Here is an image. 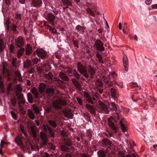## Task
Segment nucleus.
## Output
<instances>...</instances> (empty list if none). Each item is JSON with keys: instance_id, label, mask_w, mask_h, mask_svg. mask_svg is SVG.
Instances as JSON below:
<instances>
[{"instance_id": "obj_20", "label": "nucleus", "mask_w": 157, "mask_h": 157, "mask_svg": "<svg viewBox=\"0 0 157 157\" xmlns=\"http://www.w3.org/2000/svg\"><path fill=\"white\" fill-rule=\"evenodd\" d=\"M62 112L65 117L71 119L73 118V114L71 113L69 111H68L66 109H63V110Z\"/></svg>"}, {"instance_id": "obj_17", "label": "nucleus", "mask_w": 157, "mask_h": 157, "mask_svg": "<svg viewBox=\"0 0 157 157\" xmlns=\"http://www.w3.org/2000/svg\"><path fill=\"white\" fill-rule=\"evenodd\" d=\"M46 85L44 83H40L39 86L38 90L40 94H42L45 91Z\"/></svg>"}, {"instance_id": "obj_55", "label": "nucleus", "mask_w": 157, "mask_h": 157, "mask_svg": "<svg viewBox=\"0 0 157 157\" xmlns=\"http://www.w3.org/2000/svg\"><path fill=\"white\" fill-rule=\"evenodd\" d=\"M34 68H32L31 69L29 70L28 71V73L29 74H32L31 76L32 77H33L34 76V75L33 74L34 73Z\"/></svg>"}, {"instance_id": "obj_59", "label": "nucleus", "mask_w": 157, "mask_h": 157, "mask_svg": "<svg viewBox=\"0 0 157 157\" xmlns=\"http://www.w3.org/2000/svg\"><path fill=\"white\" fill-rule=\"evenodd\" d=\"M14 45L12 44L10 45V52H13L14 51Z\"/></svg>"}, {"instance_id": "obj_37", "label": "nucleus", "mask_w": 157, "mask_h": 157, "mask_svg": "<svg viewBox=\"0 0 157 157\" xmlns=\"http://www.w3.org/2000/svg\"><path fill=\"white\" fill-rule=\"evenodd\" d=\"M104 81L105 83L106 84H109V86L111 87L112 86L113 84V82H110V79L108 78H105L104 79Z\"/></svg>"}, {"instance_id": "obj_10", "label": "nucleus", "mask_w": 157, "mask_h": 157, "mask_svg": "<svg viewBox=\"0 0 157 157\" xmlns=\"http://www.w3.org/2000/svg\"><path fill=\"white\" fill-rule=\"evenodd\" d=\"M16 45L18 47L21 48L24 45L23 39L21 36H19L16 40Z\"/></svg>"}, {"instance_id": "obj_28", "label": "nucleus", "mask_w": 157, "mask_h": 157, "mask_svg": "<svg viewBox=\"0 0 157 157\" xmlns=\"http://www.w3.org/2000/svg\"><path fill=\"white\" fill-rule=\"evenodd\" d=\"M120 155V157H125L124 154L122 153L121 152L119 151V152ZM126 157H139L136 156L134 154L132 153L131 155H127Z\"/></svg>"}, {"instance_id": "obj_25", "label": "nucleus", "mask_w": 157, "mask_h": 157, "mask_svg": "<svg viewBox=\"0 0 157 157\" xmlns=\"http://www.w3.org/2000/svg\"><path fill=\"white\" fill-rule=\"evenodd\" d=\"M44 77L45 78L48 80L52 81L53 79V75L51 72H49L47 74H45Z\"/></svg>"}, {"instance_id": "obj_43", "label": "nucleus", "mask_w": 157, "mask_h": 157, "mask_svg": "<svg viewBox=\"0 0 157 157\" xmlns=\"http://www.w3.org/2000/svg\"><path fill=\"white\" fill-rule=\"evenodd\" d=\"M33 107L34 112L37 114H39V109L36 105L34 104H33Z\"/></svg>"}, {"instance_id": "obj_39", "label": "nucleus", "mask_w": 157, "mask_h": 157, "mask_svg": "<svg viewBox=\"0 0 157 157\" xmlns=\"http://www.w3.org/2000/svg\"><path fill=\"white\" fill-rule=\"evenodd\" d=\"M27 97L29 102L32 103L33 101V98L32 94L30 93H29L27 94Z\"/></svg>"}, {"instance_id": "obj_4", "label": "nucleus", "mask_w": 157, "mask_h": 157, "mask_svg": "<svg viewBox=\"0 0 157 157\" xmlns=\"http://www.w3.org/2000/svg\"><path fill=\"white\" fill-rule=\"evenodd\" d=\"M36 53L38 56L40 57L41 59H43L45 58L47 54V52L44 50L42 49H37L36 52H34V54Z\"/></svg>"}, {"instance_id": "obj_6", "label": "nucleus", "mask_w": 157, "mask_h": 157, "mask_svg": "<svg viewBox=\"0 0 157 157\" xmlns=\"http://www.w3.org/2000/svg\"><path fill=\"white\" fill-rule=\"evenodd\" d=\"M86 66L87 67V71L90 75V76H89V77L90 78H92L95 75V71L94 67L92 66L90 63L86 64Z\"/></svg>"}, {"instance_id": "obj_47", "label": "nucleus", "mask_w": 157, "mask_h": 157, "mask_svg": "<svg viewBox=\"0 0 157 157\" xmlns=\"http://www.w3.org/2000/svg\"><path fill=\"white\" fill-rule=\"evenodd\" d=\"M66 69H67L66 72L68 74V75L69 76H72L71 75L73 73L72 71L70 68L69 67H67L65 68Z\"/></svg>"}, {"instance_id": "obj_26", "label": "nucleus", "mask_w": 157, "mask_h": 157, "mask_svg": "<svg viewBox=\"0 0 157 157\" xmlns=\"http://www.w3.org/2000/svg\"><path fill=\"white\" fill-rule=\"evenodd\" d=\"M20 48L18 50L17 54V57L20 59L22 55L23 52H24L25 49L23 48Z\"/></svg>"}, {"instance_id": "obj_48", "label": "nucleus", "mask_w": 157, "mask_h": 157, "mask_svg": "<svg viewBox=\"0 0 157 157\" xmlns=\"http://www.w3.org/2000/svg\"><path fill=\"white\" fill-rule=\"evenodd\" d=\"M12 63L14 67H16L17 59L16 58H13L12 61Z\"/></svg>"}, {"instance_id": "obj_45", "label": "nucleus", "mask_w": 157, "mask_h": 157, "mask_svg": "<svg viewBox=\"0 0 157 157\" xmlns=\"http://www.w3.org/2000/svg\"><path fill=\"white\" fill-rule=\"evenodd\" d=\"M15 75L17 76L19 81L21 80L22 78L21 76V74L19 72L17 71H15Z\"/></svg>"}, {"instance_id": "obj_31", "label": "nucleus", "mask_w": 157, "mask_h": 157, "mask_svg": "<svg viewBox=\"0 0 157 157\" xmlns=\"http://www.w3.org/2000/svg\"><path fill=\"white\" fill-rule=\"evenodd\" d=\"M124 120L122 119L120 122V126H121V129L124 132H125L126 131V127L124 124L123 123V122Z\"/></svg>"}, {"instance_id": "obj_21", "label": "nucleus", "mask_w": 157, "mask_h": 157, "mask_svg": "<svg viewBox=\"0 0 157 157\" xmlns=\"http://www.w3.org/2000/svg\"><path fill=\"white\" fill-rule=\"evenodd\" d=\"M32 64L31 61L29 59H27L23 63V67L25 68H28Z\"/></svg>"}, {"instance_id": "obj_41", "label": "nucleus", "mask_w": 157, "mask_h": 157, "mask_svg": "<svg viewBox=\"0 0 157 157\" xmlns=\"http://www.w3.org/2000/svg\"><path fill=\"white\" fill-rule=\"evenodd\" d=\"M150 99L149 100V104L151 105V106H153L155 104V100L154 98H152L150 97Z\"/></svg>"}, {"instance_id": "obj_52", "label": "nucleus", "mask_w": 157, "mask_h": 157, "mask_svg": "<svg viewBox=\"0 0 157 157\" xmlns=\"http://www.w3.org/2000/svg\"><path fill=\"white\" fill-rule=\"evenodd\" d=\"M98 155L100 157H105V152L102 151H99Z\"/></svg>"}, {"instance_id": "obj_5", "label": "nucleus", "mask_w": 157, "mask_h": 157, "mask_svg": "<svg viewBox=\"0 0 157 157\" xmlns=\"http://www.w3.org/2000/svg\"><path fill=\"white\" fill-rule=\"evenodd\" d=\"M99 107L101 109L99 110L100 113H104L108 114L109 112L108 108L104 103L101 102L99 103Z\"/></svg>"}, {"instance_id": "obj_16", "label": "nucleus", "mask_w": 157, "mask_h": 157, "mask_svg": "<svg viewBox=\"0 0 157 157\" xmlns=\"http://www.w3.org/2000/svg\"><path fill=\"white\" fill-rule=\"evenodd\" d=\"M123 62L125 70L126 71H128V59L126 56H124L123 58Z\"/></svg>"}, {"instance_id": "obj_54", "label": "nucleus", "mask_w": 157, "mask_h": 157, "mask_svg": "<svg viewBox=\"0 0 157 157\" xmlns=\"http://www.w3.org/2000/svg\"><path fill=\"white\" fill-rule=\"evenodd\" d=\"M10 113L13 118L14 119L16 120L17 119V116L16 114L13 111H11Z\"/></svg>"}, {"instance_id": "obj_40", "label": "nucleus", "mask_w": 157, "mask_h": 157, "mask_svg": "<svg viewBox=\"0 0 157 157\" xmlns=\"http://www.w3.org/2000/svg\"><path fill=\"white\" fill-rule=\"evenodd\" d=\"M110 92L112 94V96L114 98L117 97L116 90L113 88H111L110 89Z\"/></svg>"}, {"instance_id": "obj_29", "label": "nucleus", "mask_w": 157, "mask_h": 157, "mask_svg": "<svg viewBox=\"0 0 157 157\" xmlns=\"http://www.w3.org/2000/svg\"><path fill=\"white\" fill-rule=\"evenodd\" d=\"M30 129L32 132V133L33 135L34 138H36V133L35 131L36 127L34 126H32L30 127Z\"/></svg>"}, {"instance_id": "obj_51", "label": "nucleus", "mask_w": 157, "mask_h": 157, "mask_svg": "<svg viewBox=\"0 0 157 157\" xmlns=\"http://www.w3.org/2000/svg\"><path fill=\"white\" fill-rule=\"evenodd\" d=\"M111 105L112 106V109L116 112V111L117 110V108L115 104L113 102H111Z\"/></svg>"}, {"instance_id": "obj_36", "label": "nucleus", "mask_w": 157, "mask_h": 157, "mask_svg": "<svg viewBox=\"0 0 157 157\" xmlns=\"http://www.w3.org/2000/svg\"><path fill=\"white\" fill-rule=\"evenodd\" d=\"M5 45L2 39L0 38V52H1L3 51L5 47Z\"/></svg>"}, {"instance_id": "obj_34", "label": "nucleus", "mask_w": 157, "mask_h": 157, "mask_svg": "<svg viewBox=\"0 0 157 157\" xmlns=\"http://www.w3.org/2000/svg\"><path fill=\"white\" fill-rule=\"evenodd\" d=\"M60 147L62 151L68 152L70 150V148L69 147H66L63 145H61Z\"/></svg>"}, {"instance_id": "obj_1", "label": "nucleus", "mask_w": 157, "mask_h": 157, "mask_svg": "<svg viewBox=\"0 0 157 157\" xmlns=\"http://www.w3.org/2000/svg\"><path fill=\"white\" fill-rule=\"evenodd\" d=\"M86 65V64L85 66H83L79 62L77 63V67L79 72L85 78H88L89 77V75L87 71V67Z\"/></svg>"}, {"instance_id": "obj_3", "label": "nucleus", "mask_w": 157, "mask_h": 157, "mask_svg": "<svg viewBox=\"0 0 157 157\" xmlns=\"http://www.w3.org/2000/svg\"><path fill=\"white\" fill-rule=\"evenodd\" d=\"M104 44L100 40L97 39L95 40L94 45V47L97 50L100 51H103L105 50V48L103 46Z\"/></svg>"}, {"instance_id": "obj_58", "label": "nucleus", "mask_w": 157, "mask_h": 157, "mask_svg": "<svg viewBox=\"0 0 157 157\" xmlns=\"http://www.w3.org/2000/svg\"><path fill=\"white\" fill-rule=\"evenodd\" d=\"M11 102L14 106H15L16 103V98H13L11 99Z\"/></svg>"}, {"instance_id": "obj_64", "label": "nucleus", "mask_w": 157, "mask_h": 157, "mask_svg": "<svg viewBox=\"0 0 157 157\" xmlns=\"http://www.w3.org/2000/svg\"><path fill=\"white\" fill-rule=\"evenodd\" d=\"M17 98L19 100H23V94L21 93L17 97Z\"/></svg>"}, {"instance_id": "obj_13", "label": "nucleus", "mask_w": 157, "mask_h": 157, "mask_svg": "<svg viewBox=\"0 0 157 157\" xmlns=\"http://www.w3.org/2000/svg\"><path fill=\"white\" fill-rule=\"evenodd\" d=\"M62 5L65 7L63 9H65L69 8L70 6H72V2L69 0H61Z\"/></svg>"}, {"instance_id": "obj_42", "label": "nucleus", "mask_w": 157, "mask_h": 157, "mask_svg": "<svg viewBox=\"0 0 157 157\" xmlns=\"http://www.w3.org/2000/svg\"><path fill=\"white\" fill-rule=\"evenodd\" d=\"M48 129L49 132V134L51 136L52 138H54L55 137V134L54 132L53 131L51 128L49 127L48 126Z\"/></svg>"}, {"instance_id": "obj_2", "label": "nucleus", "mask_w": 157, "mask_h": 157, "mask_svg": "<svg viewBox=\"0 0 157 157\" xmlns=\"http://www.w3.org/2000/svg\"><path fill=\"white\" fill-rule=\"evenodd\" d=\"M67 104V103L64 100L61 99L56 100L53 102V106L57 109H61L62 107L61 105H66Z\"/></svg>"}, {"instance_id": "obj_9", "label": "nucleus", "mask_w": 157, "mask_h": 157, "mask_svg": "<svg viewBox=\"0 0 157 157\" xmlns=\"http://www.w3.org/2000/svg\"><path fill=\"white\" fill-rule=\"evenodd\" d=\"M40 137L43 141V144L44 146H46L48 141L47 136L46 134L42 131L40 132Z\"/></svg>"}, {"instance_id": "obj_49", "label": "nucleus", "mask_w": 157, "mask_h": 157, "mask_svg": "<svg viewBox=\"0 0 157 157\" xmlns=\"http://www.w3.org/2000/svg\"><path fill=\"white\" fill-rule=\"evenodd\" d=\"M48 146L50 149L54 150L56 148V147L54 146L52 143L49 142L48 143Z\"/></svg>"}, {"instance_id": "obj_22", "label": "nucleus", "mask_w": 157, "mask_h": 157, "mask_svg": "<svg viewBox=\"0 0 157 157\" xmlns=\"http://www.w3.org/2000/svg\"><path fill=\"white\" fill-rule=\"evenodd\" d=\"M32 48L30 44H27L25 49L26 55H30L32 53Z\"/></svg>"}, {"instance_id": "obj_27", "label": "nucleus", "mask_w": 157, "mask_h": 157, "mask_svg": "<svg viewBox=\"0 0 157 157\" xmlns=\"http://www.w3.org/2000/svg\"><path fill=\"white\" fill-rule=\"evenodd\" d=\"M28 115L29 117L32 120H34L35 117L33 112L30 109H28Z\"/></svg>"}, {"instance_id": "obj_11", "label": "nucleus", "mask_w": 157, "mask_h": 157, "mask_svg": "<svg viewBox=\"0 0 157 157\" xmlns=\"http://www.w3.org/2000/svg\"><path fill=\"white\" fill-rule=\"evenodd\" d=\"M23 138L21 136H17L15 139V141L16 143H17L22 148H24V146L22 141Z\"/></svg>"}, {"instance_id": "obj_62", "label": "nucleus", "mask_w": 157, "mask_h": 157, "mask_svg": "<svg viewBox=\"0 0 157 157\" xmlns=\"http://www.w3.org/2000/svg\"><path fill=\"white\" fill-rule=\"evenodd\" d=\"M17 91L20 92L22 91V89L20 84H18L17 86Z\"/></svg>"}, {"instance_id": "obj_57", "label": "nucleus", "mask_w": 157, "mask_h": 157, "mask_svg": "<svg viewBox=\"0 0 157 157\" xmlns=\"http://www.w3.org/2000/svg\"><path fill=\"white\" fill-rule=\"evenodd\" d=\"M83 95L84 97L86 98V99H87L88 98H89V97H90V95L87 93V92L86 91H84L83 92Z\"/></svg>"}, {"instance_id": "obj_18", "label": "nucleus", "mask_w": 157, "mask_h": 157, "mask_svg": "<svg viewBox=\"0 0 157 157\" xmlns=\"http://www.w3.org/2000/svg\"><path fill=\"white\" fill-rule=\"evenodd\" d=\"M86 108L89 110V112L92 114L95 115L96 111L94 106L93 105H91L88 104L86 105Z\"/></svg>"}, {"instance_id": "obj_53", "label": "nucleus", "mask_w": 157, "mask_h": 157, "mask_svg": "<svg viewBox=\"0 0 157 157\" xmlns=\"http://www.w3.org/2000/svg\"><path fill=\"white\" fill-rule=\"evenodd\" d=\"M21 13H17L15 15L16 19L18 20H21Z\"/></svg>"}, {"instance_id": "obj_12", "label": "nucleus", "mask_w": 157, "mask_h": 157, "mask_svg": "<svg viewBox=\"0 0 157 157\" xmlns=\"http://www.w3.org/2000/svg\"><path fill=\"white\" fill-rule=\"evenodd\" d=\"M113 120H111V118H109L108 119V121L109 126L114 131V133H117V127H116L114 124L113 122Z\"/></svg>"}, {"instance_id": "obj_24", "label": "nucleus", "mask_w": 157, "mask_h": 157, "mask_svg": "<svg viewBox=\"0 0 157 157\" xmlns=\"http://www.w3.org/2000/svg\"><path fill=\"white\" fill-rule=\"evenodd\" d=\"M31 91L34 95L35 97L36 98H39L38 96L39 92L37 89L35 87H33L31 90Z\"/></svg>"}, {"instance_id": "obj_23", "label": "nucleus", "mask_w": 157, "mask_h": 157, "mask_svg": "<svg viewBox=\"0 0 157 157\" xmlns=\"http://www.w3.org/2000/svg\"><path fill=\"white\" fill-rule=\"evenodd\" d=\"M63 143L64 145L68 147L71 146L72 145V142L71 140L68 139H64Z\"/></svg>"}, {"instance_id": "obj_8", "label": "nucleus", "mask_w": 157, "mask_h": 157, "mask_svg": "<svg viewBox=\"0 0 157 157\" xmlns=\"http://www.w3.org/2000/svg\"><path fill=\"white\" fill-rule=\"evenodd\" d=\"M46 19L49 22L51 25H54V22L56 18L52 13H49L47 15Z\"/></svg>"}, {"instance_id": "obj_44", "label": "nucleus", "mask_w": 157, "mask_h": 157, "mask_svg": "<svg viewBox=\"0 0 157 157\" xmlns=\"http://www.w3.org/2000/svg\"><path fill=\"white\" fill-rule=\"evenodd\" d=\"M73 75H74V77L76 78L77 80H79L80 79L81 75L77 73L76 71H74L73 73Z\"/></svg>"}, {"instance_id": "obj_56", "label": "nucleus", "mask_w": 157, "mask_h": 157, "mask_svg": "<svg viewBox=\"0 0 157 157\" xmlns=\"http://www.w3.org/2000/svg\"><path fill=\"white\" fill-rule=\"evenodd\" d=\"M10 23V20L9 19L7 20L6 22L5 25H6V29L8 31L10 27L9 26V25Z\"/></svg>"}, {"instance_id": "obj_30", "label": "nucleus", "mask_w": 157, "mask_h": 157, "mask_svg": "<svg viewBox=\"0 0 157 157\" xmlns=\"http://www.w3.org/2000/svg\"><path fill=\"white\" fill-rule=\"evenodd\" d=\"M102 142L103 145L105 146L107 145H111L112 144L111 141L106 138L103 139Z\"/></svg>"}, {"instance_id": "obj_61", "label": "nucleus", "mask_w": 157, "mask_h": 157, "mask_svg": "<svg viewBox=\"0 0 157 157\" xmlns=\"http://www.w3.org/2000/svg\"><path fill=\"white\" fill-rule=\"evenodd\" d=\"M76 100L79 104L82 105V101L81 98H77Z\"/></svg>"}, {"instance_id": "obj_46", "label": "nucleus", "mask_w": 157, "mask_h": 157, "mask_svg": "<svg viewBox=\"0 0 157 157\" xmlns=\"http://www.w3.org/2000/svg\"><path fill=\"white\" fill-rule=\"evenodd\" d=\"M68 133L67 131L64 129L62 130L61 132V135L63 136H67L68 135Z\"/></svg>"}, {"instance_id": "obj_32", "label": "nucleus", "mask_w": 157, "mask_h": 157, "mask_svg": "<svg viewBox=\"0 0 157 157\" xmlns=\"http://www.w3.org/2000/svg\"><path fill=\"white\" fill-rule=\"evenodd\" d=\"M86 11L87 13L90 15L92 17H95V14L91 9H90L89 7H87L86 9Z\"/></svg>"}, {"instance_id": "obj_14", "label": "nucleus", "mask_w": 157, "mask_h": 157, "mask_svg": "<svg viewBox=\"0 0 157 157\" xmlns=\"http://www.w3.org/2000/svg\"><path fill=\"white\" fill-rule=\"evenodd\" d=\"M71 81H72L76 89L79 91H81L82 90V86L78 81L74 78H72Z\"/></svg>"}, {"instance_id": "obj_35", "label": "nucleus", "mask_w": 157, "mask_h": 157, "mask_svg": "<svg viewBox=\"0 0 157 157\" xmlns=\"http://www.w3.org/2000/svg\"><path fill=\"white\" fill-rule=\"evenodd\" d=\"M48 122L51 126L54 128H55L57 126L56 122L53 120H49Z\"/></svg>"}, {"instance_id": "obj_33", "label": "nucleus", "mask_w": 157, "mask_h": 157, "mask_svg": "<svg viewBox=\"0 0 157 157\" xmlns=\"http://www.w3.org/2000/svg\"><path fill=\"white\" fill-rule=\"evenodd\" d=\"M54 93L53 89L52 88H47L46 89V93L48 94H53Z\"/></svg>"}, {"instance_id": "obj_38", "label": "nucleus", "mask_w": 157, "mask_h": 157, "mask_svg": "<svg viewBox=\"0 0 157 157\" xmlns=\"http://www.w3.org/2000/svg\"><path fill=\"white\" fill-rule=\"evenodd\" d=\"M40 59L38 58L37 57H35L32 59V62L34 64H37L38 62H40Z\"/></svg>"}, {"instance_id": "obj_63", "label": "nucleus", "mask_w": 157, "mask_h": 157, "mask_svg": "<svg viewBox=\"0 0 157 157\" xmlns=\"http://www.w3.org/2000/svg\"><path fill=\"white\" fill-rule=\"evenodd\" d=\"M152 2V0H145V2L147 5L151 4Z\"/></svg>"}, {"instance_id": "obj_15", "label": "nucleus", "mask_w": 157, "mask_h": 157, "mask_svg": "<svg viewBox=\"0 0 157 157\" xmlns=\"http://www.w3.org/2000/svg\"><path fill=\"white\" fill-rule=\"evenodd\" d=\"M42 3L41 0H32V5L34 7H40Z\"/></svg>"}, {"instance_id": "obj_50", "label": "nucleus", "mask_w": 157, "mask_h": 157, "mask_svg": "<svg viewBox=\"0 0 157 157\" xmlns=\"http://www.w3.org/2000/svg\"><path fill=\"white\" fill-rule=\"evenodd\" d=\"M36 71L39 74H40L42 73L43 71V69L41 67H37L36 68Z\"/></svg>"}, {"instance_id": "obj_19", "label": "nucleus", "mask_w": 157, "mask_h": 157, "mask_svg": "<svg viewBox=\"0 0 157 157\" xmlns=\"http://www.w3.org/2000/svg\"><path fill=\"white\" fill-rule=\"evenodd\" d=\"M75 28L77 33L79 34H83L85 32V28L79 25H77Z\"/></svg>"}, {"instance_id": "obj_60", "label": "nucleus", "mask_w": 157, "mask_h": 157, "mask_svg": "<svg viewBox=\"0 0 157 157\" xmlns=\"http://www.w3.org/2000/svg\"><path fill=\"white\" fill-rule=\"evenodd\" d=\"M17 26L14 24H13L11 26V29L13 31H15L17 30Z\"/></svg>"}, {"instance_id": "obj_7", "label": "nucleus", "mask_w": 157, "mask_h": 157, "mask_svg": "<svg viewBox=\"0 0 157 157\" xmlns=\"http://www.w3.org/2000/svg\"><path fill=\"white\" fill-rule=\"evenodd\" d=\"M59 76L62 80H61L59 79H58L57 81H60L62 83H64V81H68L69 80V78L67 77L65 74L63 72H60L59 73Z\"/></svg>"}]
</instances>
